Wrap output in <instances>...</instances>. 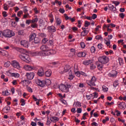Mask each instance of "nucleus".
Segmentation results:
<instances>
[{
  "label": "nucleus",
  "instance_id": "obj_50",
  "mask_svg": "<svg viewBox=\"0 0 126 126\" xmlns=\"http://www.w3.org/2000/svg\"><path fill=\"white\" fill-rule=\"evenodd\" d=\"M22 14H23V12L22 11H19L17 13V16H18V17H21Z\"/></svg>",
  "mask_w": 126,
  "mask_h": 126
},
{
  "label": "nucleus",
  "instance_id": "obj_7",
  "mask_svg": "<svg viewBox=\"0 0 126 126\" xmlns=\"http://www.w3.org/2000/svg\"><path fill=\"white\" fill-rule=\"evenodd\" d=\"M11 64L13 67L14 68H16L17 69H20L21 67L20 66V64L19 63L15 60L12 61L11 62Z\"/></svg>",
  "mask_w": 126,
  "mask_h": 126
},
{
  "label": "nucleus",
  "instance_id": "obj_28",
  "mask_svg": "<svg viewBox=\"0 0 126 126\" xmlns=\"http://www.w3.org/2000/svg\"><path fill=\"white\" fill-rule=\"evenodd\" d=\"M92 63V60H85L83 62V63L85 65H88L90 64V63Z\"/></svg>",
  "mask_w": 126,
  "mask_h": 126
},
{
  "label": "nucleus",
  "instance_id": "obj_39",
  "mask_svg": "<svg viewBox=\"0 0 126 126\" xmlns=\"http://www.w3.org/2000/svg\"><path fill=\"white\" fill-rule=\"evenodd\" d=\"M105 44L107 47L111 48V42H110V40L107 41V40H105Z\"/></svg>",
  "mask_w": 126,
  "mask_h": 126
},
{
  "label": "nucleus",
  "instance_id": "obj_43",
  "mask_svg": "<svg viewBox=\"0 0 126 126\" xmlns=\"http://www.w3.org/2000/svg\"><path fill=\"white\" fill-rule=\"evenodd\" d=\"M90 25V22H88V21H85L84 26L85 27H88Z\"/></svg>",
  "mask_w": 126,
  "mask_h": 126
},
{
  "label": "nucleus",
  "instance_id": "obj_52",
  "mask_svg": "<svg viewBox=\"0 0 126 126\" xmlns=\"http://www.w3.org/2000/svg\"><path fill=\"white\" fill-rule=\"evenodd\" d=\"M39 37H42V38H45V37H46V34L44 33H39Z\"/></svg>",
  "mask_w": 126,
  "mask_h": 126
},
{
  "label": "nucleus",
  "instance_id": "obj_14",
  "mask_svg": "<svg viewBox=\"0 0 126 126\" xmlns=\"http://www.w3.org/2000/svg\"><path fill=\"white\" fill-rule=\"evenodd\" d=\"M7 73H10L11 76L13 77H15V78H19V76H20V74L18 73H11L10 70L7 71L6 72Z\"/></svg>",
  "mask_w": 126,
  "mask_h": 126
},
{
  "label": "nucleus",
  "instance_id": "obj_64",
  "mask_svg": "<svg viewBox=\"0 0 126 126\" xmlns=\"http://www.w3.org/2000/svg\"><path fill=\"white\" fill-rule=\"evenodd\" d=\"M59 12H60L61 13H64V9L63 8H60L59 9Z\"/></svg>",
  "mask_w": 126,
  "mask_h": 126
},
{
  "label": "nucleus",
  "instance_id": "obj_46",
  "mask_svg": "<svg viewBox=\"0 0 126 126\" xmlns=\"http://www.w3.org/2000/svg\"><path fill=\"white\" fill-rule=\"evenodd\" d=\"M80 45L82 49H84V48H85V47H86V45H85V43L83 42H81L80 43Z\"/></svg>",
  "mask_w": 126,
  "mask_h": 126
},
{
  "label": "nucleus",
  "instance_id": "obj_27",
  "mask_svg": "<svg viewBox=\"0 0 126 126\" xmlns=\"http://www.w3.org/2000/svg\"><path fill=\"white\" fill-rule=\"evenodd\" d=\"M118 108H120V109H121V110H123V109H125V104H124V102H120L118 104Z\"/></svg>",
  "mask_w": 126,
  "mask_h": 126
},
{
  "label": "nucleus",
  "instance_id": "obj_26",
  "mask_svg": "<svg viewBox=\"0 0 126 126\" xmlns=\"http://www.w3.org/2000/svg\"><path fill=\"white\" fill-rule=\"evenodd\" d=\"M68 78L70 80H72V79H73V78H74V76H73V75H72V72L70 70V72L68 73Z\"/></svg>",
  "mask_w": 126,
  "mask_h": 126
},
{
  "label": "nucleus",
  "instance_id": "obj_12",
  "mask_svg": "<svg viewBox=\"0 0 126 126\" xmlns=\"http://www.w3.org/2000/svg\"><path fill=\"white\" fill-rule=\"evenodd\" d=\"M36 84L40 87H44V86H45V85L46 84V82H45V81L37 80L36 81Z\"/></svg>",
  "mask_w": 126,
  "mask_h": 126
},
{
  "label": "nucleus",
  "instance_id": "obj_36",
  "mask_svg": "<svg viewBox=\"0 0 126 126\" xmlns=\"http://www.w3.org/2000/svg\"><path fill=\"white\" fill-rule=\"evenodd\" d=\"M108 7H109L110 10H115V9H116V7H115V6H114V5H113L111 4L108 5Z\"/></svg>",
  "mask_w": 126,
  "mask_h": 126
},
{
  "label": "nucleus",
  "instance_id": "obj_62",
  "mask_svg": "<svg viewBox=\"0 0 126 126\" xmlns=\"http://www.w3.org/2000/svg\"><path fill=\"white\" fill-rule=\"evenodd\" d=\"M28 16H29V13H27L24 15L23 18L26 19L27 17H28Z\"/></svg>",
  "mask_w": 126,
  "mask_h": 126
},
{
  "label": "nucleus",
  "instance_id": "obj_40",
  "mask_svg": "<svg viewBox=\"0 0 126 126\" xmlns=\"http://www.w3.org/2000/svg\"><path fill=\"white\" fill-rule=\"evenodd\" d=\"M34 42L35 44H39V43H40V39H39V38L36 37L34 39Z\"/></svg>",
  "mask_w": 126,
  "mask_h": 126
},
{
  "label": "nucleus",
  "instance_id": "obj_45",
  "mask_svg": "<svg viewBox=\"0 0 126 126\" xmlns=\"http://www.w3.org/2000/svg\"><path fill=\"white\" fill-rule=\"evenodd\" d=\"M38 20L39 19H38V18L36 17L32 20V23H36L37 22H38Z\"/></svg>",
  "mask_w": 126,
  "mask_h": 126
},
{
  "label": "nucleus",
  "instance_id": "obj_49",
  "mask_svg": "<svg viewBox=\"0 0 126 126\" xmlns=\"http://www.w3.org/2000/svg\"><path fill=\"white\" fill-rule=\"evenodd\" d=\"M105 104L107 105V106H112V105H114V101H111V102H106L105 103Z\"/></svg>",
  "mask_w": 126,
  "mask_h": 126
},
{
  "label": "nucleus",
  "instance_id": "obj_37",
  "mask_svg": "<svg viewBox=\"0 0 126 126\" xmlns=\"http://www.w3.org/2000/svg\"><path fill=\"white\" fill-rule=\"evenodd\" d=\"M108 90L109 88H108L106 86H102V91H103V92H108Z\"/></svg>",
  "mask_w": 126,
  "mask_h": 126
},
{
  "label": "nucleus",
  "instance_id": "obj_61",
  "mask_svg": "<svg viewBox=\"0 0 126 126\" xmlns=\"http://www.w3.org/2000/svg\"><path fill=\"white\" fill-rule=\"evenodd\" d=\"M92 18V19H96L97 18V15L96 14H93Z\"/></svg>",
  "mask_w": 126,
  "mask_h": 126
},
{
  "label": "nucleus",
  "instance_id": "obj_2",
  "mask_svg": "<svg viewBox=\"0 0 126 126\" xmlns=\"http://www.w3.org/2000/svg\"><path fill=\"white\" fill-rule=\"evenodd\" d=\"M15 36V32H14L9 30L6 29L2 32H0V37L1 38H11V37H14Z\"/></svg>",
  "mask_w": 126,
  "mask_h": 126
},
{
  "label": "nucleus",
  "instance_id": "obj_3",
  "mask_svg": "<svg viewBox=\"0 0 126 126\" xmlns=\"http://www.w3.org/2000/svg\"><path fill=\"white\" fill-rule=\"evenodd\" d=\"M40 50L42 51H40L41 52V54H44V55H42L43 56H50V55H52V54H53V50L46 45L41 46L40 47Z\"/></svg>",
  "mask_w": 126,
  "mask_h": 126
},
{
  "label": "nucleus",
  "instance_id": "obj_29",
  "mask_svg": "<svg viewBox=\"0 0 126 126\" xmlns=\"http://www.w3.org/2000/svg\"><path fill=\"white\" fill-rule=\"evenodd\" d=\"M74 71L76 76H77L78 77H80V75H81V72L78 71V70L77 69H74Z\"/></svg>",
  "mask_w": 126,
  "mask_h": 126
},
{
  "label": "nucleus",
  "instance_id": "obj_18",
  "mask_svg": "<svg viewBox=\"0 0 126 126\" xmlns=\"http://www.w3.org/2000/svg\"><path fill=\"white\" fill-rule=\"evenodd\" d=\"M51 122H53V123H57V122H59L60 121V118L57 117H52L50 118Z\"/></svg>",
  "mask_w": 126,
  "mask_h": 126
},
{
  "label": "nucleus",
  "instance_id": "obj_10",
  "mask_svg": "<svg viewBox=\"0 0 126 126\" xmlns=\"http://www.w3.org/2000/svg\"><path fill=\"white\" fill-rule=\"evenodd\" d=\"M26 76L27 77L28 79L32 80V79H33V78H34V76H35V74L34 73V72L26 73Z\"/></svg>",
  "mask_w": 126,
  "mask_h": 126
},
{
  "label": "nucleus",
  "instance_id": "obj_4",
  "mask_svg": "<svg viewBox=\"0 0 126 126\" xmlns=\"http://www.w3.org/2000/svg\"><path fill=\"white\" fill-rule=\"evenodd\" d=\"M96 81H97V78L94 76H93L90 80H87L86 82L89 86L92 87L93 86H96V84H95Z\"/></svg>",
  "mask_w": 126,
  "mask_h": 126
},
{
  "label": "nucleus",
  "instance_id": "obj_60",
  "mask_svg": "<svg viewBox=\"0 0 126 126\" xmlns=\"http://www.w3.org/2000/svg\"><path fill=\"white\" fill-rule=\"evenodd\" d=\"M27 89L28 91L29 92H30L31 93H32V92H33V90L31 88H30L29 87H28Z\"/></svg>",
  "mask_w": 126,
  "mask_h": 126
},
{
  "label": "nucleus",
  "instance_id": "obj_34",
  "mask_svg": "<svg viewBox=\"0 0 126 126\" xmlns=\"http://www.w3.org/2000/svg\"><path fill=\"white\" fill-rule=\"evenodd\" d=\"M21 83L24 85V86H27V85H28V81L24 80L21 82Z\"/></svg>",
  "mask_w": 126,
  "mask_h": 126
},
{
  "label": "nucleus",
  "instance_id": "obj_23",
  "mask_svg": "<svg viewBox=\"0 0 126 126\" xmlns=\"http://www.w3.org/2000/svg\"><path fill=\"white\" fill-rule=\"evenodd\" d=\"M36 36H37V34H36V33H32L30 35V41H33V40H34Z\"/></svg>",
  "mask_w": 126,
  "mask_h": 126
},
{
  "label": "nucleus",
  "instance_id": "obj_24",
  "mask_svg": "<svg viewBox=\"0 0 126 126\" xmlns=\"http://www.w3.org/2000/svg\"><path fill=\"white\" fill-rule=\"evenodd\" d=\"M88 33H89V31H88V30H84L81 32V36L82 37H85V36H86Z\"/></svg>",
  "mask_w": 126,
  "mask_h": 126
},
{
  "label": "nucleus",
  "instance_id": "obj_16",
  "mask_svg": "<svg viewBox=\"0 0 126 126\" xmlns=\"http://www.w3.org/2000/svg\"><path fill=\"white\" fill-rule=\"evenodd\" d=\"M44 74L45 72H44V69H43V68H39L37 72V75H38V76H44Z\"/></svg>",
  "mask_w": 126,
  "mask_h": 126
},
{
  "label": "nucleus",
  "instance_id": "obj_54",
  "mask_svg": "<svg viewBox=\"0 0 126 126\" xmlns=\"http://www.w3.org/2000/svg\"><path fill=\"white\" fill-rule=\"evenodd\" d=\"M97 68L99 70L101 71L103 69V65H97Z\"/></svg>",
  "mask_w": 126,
  "mask_h": 126
},
{
  "label": "nucleus",
  "instance_id": "obj_47",
  "mask_svg": "<svg viewBox=\"0 0 126 126\" xmlns=\"http://www.w3.org/2000/svg\"><path fill=\"white\" fill-rule=\"evenodd\" d=\"M86 116H88V113L86 112L83 114V117H82V120H86Z\"/></svg>",
  "mask_w": 126,
  "mask_h": 126
},
{
  "label": "nucleus",
  "instance_id": "obj_20",
  "mask_svg": "<svg viewBox=\"0 0 126 126\" xmlns=\"http://www.w3.org/2000/svg\"><path fill=\"white\" fill-rule=\"evenodd\" d=\"M86 56V53L85 52H79L77 54V57L79 58H84Z\"/></svg>",
  "mask_w": 126,
  "mask_h": 126
},
{
  "label": "nucleus",
  "instance_id": "obj_58",
  "mask_svg": "<svg viewBox=\"0 0 126 126\" xmlns=\"http://www.w3.org/2000/svg\"><path fill=\"white\" fill-rule=\"evenodd\" d=\"M11 25L13 27H16V26L17 25V24H16V22H12L11 23Z\"/></svg>",
  "mask_w": 126,
  "mask_h": 126
},
{
  "label": "nucleus",
  "instance_id": "obj_21",
  "mask_svg": "<svg viewBox=\"0 0 126 126\" xmlns=\"http://www.w3.org/2000/svg\"><path fill=\"white\" fill-rule=\"evenodd\" d=\"M45 76L46 77H50L52 75V70L48 69L45 71Z\"/></svg>",
  "mask_w": 126,
  "mask_h": 126
},
{
  "label": "nucleus",
  "instance_id": "obj_59",
  "mask_svg": "<svg viewBox=\"0 0 126 126\" xmlns=\"http://www.w3.org/2000/svg\"><path fill=\"white\" fill-rule=\"evenodd\" d=\"M97 48L101 50V49H102V48H103V45H102V44H98L97 45Z\"/></svg>",
  "mask_w": 126,
  "mask_h": 126
},
{
  "label": "nucleus",
  "instance_id": "obj_11",
  "mask_svg": "<svg viewBox=\"0 0 126 126\" xmlns=\"http://www.w3.org/2000/svg\"><path fill=\"white\" fill-rule=\"evenodd\" d=\"M21 45L25 48H28L29 47V42L27 40H23L21 41Z\"/></svg>",
  "mask_w": 126,
  "mask_h": 126
},
{
  "label": "nucleus",
  "instance_id": "obj_35",
  "mask_svg": "<svg viewBox=\"0 0 126 126\" xmlns=\"http://www.w3.org/2000/svg\"><path fill=\"white\" fill-rule=\"evenodd\" d=\"M119 84H120L119 83V80H116L113 82L114 87H117V86H119Z\"/></svg>",
  "mask_w": 126,
  "mask_h": 126
},
{
  "label": "nucleus",
  "instance_id": "obj_63",
  "mask_svg": "<svg viewBox=\"0 0 126 126\" xmlns=\"http://www.w3.org/2000/svg\"><path fill=\"white\" fill-rule=\"evenodd\" d=\"M64 17L65 20H68V19H69V17H68L66 14H64Z\"/></svg>",
  "mask_w": 126,
  "mask_h": 126
},
{
  "label": "nucleus",
  "instance_id": "obj_41",
  "mask_svg": "<svg viewBox=\"0 0 126 126\" xmlns=\"http://www.w3.org/2000/svg\"><path fill=\"white\" fill-rule=\"evenodd\" d=\"M20 102L21 103V106H25V100L24 99L21 98Z\"/></svg>",
  "mask_w": 126,
  "mask_h": 126
},
{
  "label": "nucleus",
  "instance_id": "obj_17",
  "mask_svg": "<svg viewBox=\"0 0 126 126\" xmlns=\"http://www.w3.org/2000/svg\"><path fill=\"white\" fill-rule=\"evenodd\" d=\"M48 30L49 32H51V33H54L57 31L56 30V27L54 26H49L48 27Z\"/></svg>",
  "mask_w": 126,
  "mask_h": 126
},
{
  "label": "nucleus",
  "instance_id": "obj_25",
  "mask_svg": "<svg viewBox=\"0 0 126 126\" xmlns=\"http://www.w3.org/2000/svg\"><path fill=\"white\" fill-rule=\"evenodd\" d=\"M3 111L4 112V113H6L7 114V113H8V112H9V111H10V107L8 105H6L4 108H3Z\"/></svg>",
  "mask_w": 126,
  "mask_h": 126
},
{
  "label": "nucleus",
  "instance_id": "obj_33",
  "mask_svg": "<svg viewBox=\"0 0 126 126\" xmlns=\"http://www.w3.org/2000/svg\"><path fill=\"white\" fill-rule=\"evenodd\" d=\"M0 54L2 55V56H7V52L6 51L1 49L0 50Z\"/></svg>",
  "mask_w": 126,
  "mask_h": 126
},
{
  "label": "nucleus",
  "instance_id": "obj_5",
  "mask_svg": "<svg viewBox=\"0 0 126 126\" xmlns=\"http://www.w3.org/2000/svg\"><path fill=\"white\" fill-rule=\"evenodd\" d=\"M59 89L64 93H67L69 91L68 86L63 84L59 85Z\"/></svg>",
  "mask_w": 126,
  "mask_h": 126
},
{
  "label": "nucleus",
  "instance_id": "obj_9",
  "mask_svg": "<svg viewBox=\"0 0 126 126\" xmlns=\"http://www.w3.org/2000/svg\"><path fill=\"white\" fill-rule=\"evenodd\" d=\"M71 67L69 66L68 64H66L64 66V70L60 72V73H65V72H67V71H69L70 72V69Z\"/></svg>",
  "mask_w": 126,
  "mask_h": 126
},
{
  "label": "nucleus",
  "instance_id": "obj_31",
  "mask_svg": "<svg viewBox=\"0 0 126 126\" xmlns=\"http://www.w3.org/2000/svg\"><path fill=\"white\" fill-rule=\"evenodd\" d=\"M87 100H93L94 99V96H93V94H91L89 95L86 96Z\"/></svg>",
  "mask_w": 126,
  "mask_h": 126
},
{
  "label": "nucleus",
  "instance_id": "obj_44",
  "mask_svg": "<svg viewBox=\"0 0 126 126\" xmlns=\"http://www.w3.org/2000/svg\"><path fill=\"white\" fill-rule=\"evenodd\" d=\"M119 99L121 101H126V96L125 95L123 97L122 96H121L119 97Z\"/></svg>",
  "mask_w": 126,
  "mask_h": 126
},
{
  "label": "nucleus",
  "instance_id": "obj_15",
  "mask_svg": "<svg viewBox=\"0 0 126 126\" xmlns=\"http://www.w3.org/2000/svg\"><path fill=\"white\" fill-rule=\"evenodd\" d=\"M45 54H42V52L36 51V52H32L31 53V55L32 57H35V56H44Z\"/></svg>",
  "mask_w": 126,
  "mask_h": 126
},
{
  "label": "nucleus",
  "instance_id": "obj_22",
  "mask_svg": "<svg viewBox=\"0 0 126 126\" xmlns=\"http://www.w3.org/2000/svg\"><path fill=\"white\" fill-rule=\"evenodd\" d=\"M2 95L3 96H9V95H10V93H9L7 90L3 91L2 92Z\"/></svg>",
  "mask_w": 126,
  "mask_h": 126
},
{
  "label": "nucleus",
  "instance_id": "obj_51",
  "mask_svg": "<svg viewBox=\"0 0 126 126\" xmlns=\"http://www.w3.org/2000/svg\"><path fill=\"white\" fill-rule=\"evenodd\" d=\"M95 39L96 40H103V38H102V36L101 35H97L95 36Z\"/></svg>",
  "mask_w": 126,
  "mask_h": 126
},
{
  "label": "nucleus",
  "instance_id": "obj_57",
  "mask_svg": "<svg viewBox=\"0 0 126 126\" xmlns=\"http://www.w3.org/2000/svg\"><path fill=\"white\" fill-rule=\"evenodd\" d=\"M94 98H98V94L97 93H94L93 94Z\"/></svg>",
  "mask_w": 126,
  "mask_h": 126
},
{
  "label": "nucleus",
  "instance_id": "obj_48",
  "mask_svg": "<svg viewBox=\"0 0 126 126\" xmlns=\"http://www.w3.org/2000/svg\"><path fill=\"white\" fill-rule=\"evenodd\" d=\"M95 51H96V48H95V47L92 46L91 47V53H95Z\"/></svg>",
  "mask_w": 126,
  "mask_h": 126
},
{
  "label": "nucleus",
  "instance_id": "obj_8",
  "mask_svg": "<svg viewBox=\"0 0 126 126\" xmlns=\"http://www.w3.org/2000/svg\"><path fill=\"white\" fill-rule=\"evenodd\" d=\"M24 69L25 70L28 71H31V70H35L36 68V67L34 66H30L29 65H25L23 67Z\"/></svg>",
  "mask_w": 126,
  "mask_h": 126
},
{
  "label": "nucleus",
  "instance_id": "obj_19",
  "mask_svg": "<svg viewBox=\"0 0 126 126\" xmlns=\"http://www.w3.org/2000/svg\"><path fill=\"white\" fill-rule=\"evenodd\" d=\"M55 20L56 21L57 26H60L61 24H62V20L58 17H56Z\"/></svg>",
  "mask_w": 126,
  "mask_h": 126
},
{
  "label": "nucleus",
  "instance_id": "obj_1",
  "mask_svg": "<svg viewBox=\"0 0 126 126\" xmlns=\"http://www.w3.org/2000/svg\"><path fill=\"white\" fill-rule=\"evenodd\" d=\"M17 50L21 53V54L19 55V57L22 61H24V62H25L28 63L31 62V59L29 57L28 52L26 51V50L19 48H17Z\"/></svg>",
  "mask_w": 126,
  "mask_h": 126
},
{
  "label": "nucleus",
  "instance_id": "obj_53",
  "mask_svg": "<svg viewBox=\"0 0 126 126\" xmlns=\"http://www.w3.org/2000/svg\"><path fill=\"white\" fill-rule=\"evenodd\" d=\"M112 3H114V4H115L116 6H118V5L120 4V2L118 1H113L112 2Z\"/></svg>",
  "mask_w": 126,
  "mask_h": 126
},
{
  "label": "nucleus",
  "instance_id": "obj_55",
  "mask_svg": "<svg viewBox=\"0 0 126 126\" xmlns=\"http://www.w3.org/2000/svg\"><path fill=\"white\" fill-rule=\"evenodd\" d=\"M2 14L3 17H6V16H7V12H6V11H3Z\"/></svg>",
  "mask_w": 126,
  "mask_h": 126
},
{
  "label": "nucleus",
  "instance_id": "obj_13",
  "mask_svg": "<svg viewBox=\"0 0 126 126\" xmlns=\"http://www.w3.org/2000/svg\"><path fill=\"white\" fill-rule=\"evenodd\" d=\"M118 74L117 71L113 70L110 73H108V76L110 77H116Z\"/></svg>",
  "mask_w": 126,
  "mask_h": 126
},
{
  "label": "nucleus",
  "instance_id": "obj_30",
  "mask_svg": "<svg viewBox=\"0 0 126 126\" xmlns=\"http://www.w3.org/2000/svg\"><path fill=\"white\" fill-rule=\"evenodd\" d=\"M73 105H75L76 108H80V107H81V102L77 101L74 102Z\"/></svg>",
  "mask_w": 126,
  "mask_h": 126
},
{
  "label": "nucleus",
  "instance_id": "obj_32",
  "mask_svg": "<svg viewBox=\"0 0 126 126\" xmlns=\"http://www.w3.org/2000/svg\"><path fill=\"white\" fill-rule=\"evenodd\" d=\"M11 64V63H10V62L7 61L6 63H4V67H9Z\"/></svg>",
  "mask_w": 126,
  "mask_h": 126
},
{
  "label": "nucleus",
  "instance_id": "obj_56",
  "mask_svg": "<svg viewBox=\"0 0 126 126\" xmlns=\"http://www.w3.org/2000/svg\"><path fill=\"white\" fill-rule=\"evenodd\" d=\"M82 112V109L81 108H77V113L78 114H81V113Z\"/></svg>",
  "mask_w": 126,
  "mask_h": 126
},
{
  "label": "nucleus",
  "instance_id": "obj_42",
  "mask_svg": "<svg viewBox=\"0 0 126 126\" xmlns=\"http://www.w3.org/2000/svg\"><path fill=\"white\" fill-rule=\"evenodd\" d=\"M31 27L32 28H34V29L38 28V24L36 23H33L32 24Z\"/></svg>",
  "mask_w": 126,
  "mask_h": 126
},
{
  "label": "nucleus",
  "instance_id": "obj_6",
  "mask_svg": "<svg viewBox=\"0 0 126 126\" xmlns=\"http://www.w3.org/2000/svg\"><path fill=\"white\" fill-rule=\"evenodd\" d=\"M98 61L101 63H109V58L107 57V56H102L98 58Z\"/></svg>",
  "mask_w": 126,
  "mask_h": 126
},
{
  "label": "nucleus",
  "instance_id": "obj_38",
  "mask_svg": "<svg viewBox=\"0 0 126 126\" xmlns=\"http://www.w3.org/2000/svg\"><path fill=\"white\" fill-rule=\"evenodd\" d=\"M49 20L51 23H53V22H54V19L53 15L51 14L49 15Z\"/></svg>",
  "mask_w": 126,
  "mask_h": 126
}]
</instances>
